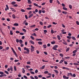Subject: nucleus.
<instances>
[{
	"label": "nucleus",
	"mask_w": 79,
	"mask_h": 79,
	"mask_svg": "<svg viewBox=\"0 0 79 79\" xmlns=\"http://www.w3.org/2000/svg\"><path fill=\"white\" fill-rule=\"evenodd\" d=\"M11 70V71H13V67L12 66H11L10 67V68H8V69H7L8 71H10Z\"/></svg>",
	"instance_id": "1"
},
{
	"label": "nucleus",
	"mask_w": 79,
	"mask_h": 79,
	"mask_svg": "<svg viewBox=\"0 0 79 79\" xmlns=\"http://www.w3.org/2000/svg\"><path fill=\"white\" fill-rule=\"evenodd\" d=\"M69 76H71V77H73V74H72V73H67V76L69 77Z\"/></svg>",
	"instance_id": "2"
},
{
	"label": "nucleus",
	"mask_w": 79,
	"mask_h": 79,
	"mask_svg": "<svg viewBox=\"0 0 79 79\" xmlns=\"http://www.w3.org/2000/svg\"><path fill=\"white\" fill-rule=\"evenodd\" d=\"M24 50L25 51L26 50L27 52H29L30 51H29V49H28V48H27L26 47H25L24 48Z\"/></svg>",
	"instance_id": "3"
},
{
	"label": "nucleus",
	"mask_w": 79,
	"mask_h": 79,
	"mask_svg": "<svg viewBox=\"0 0 79 79\" xmlns=\"http://www.w3.org/2000/svg\"><path fill=\"white\" fill-rule=\"evenodd\" d=\"M63 78H64V79H69V77H66V76H65V75H64L63 76Z\"/></svg>",
	"instance_id": "4"
},
{
	"label": "nucleus",
	"mask_w": 79,
	"mask_h": 79,
	"mask_svg": "<svg viewBox=\"0 0 79 79\" xmlns=\"http://www.w3.org/2000/svg\"><path fill=\"white\" fill-rule=\"evenodd\" d=\"M10 9H11V10H12V11H14V12H16V10H15V9H14V8H13L12 7H10Z\"/></svg>",
	"instance_id": "5"
},
{
	"label": "nucleus",
	"mask_w": 79,
	"mask_h": 79,
	"mask_svg": "<svg viewBox=\"0 0 79 79\" xmlns=\"http://www.w3.org/2000/svg\"><path fill=\"white\" fill-rule=\"evenodd\" d=\"M29 42H30V43H31V44H33V45H34V44H35L34 42H33V41H32L31 40H30Z\"/></svg>",
	"instance_id": "6"
},
{
	"label": "nucleus",
	"mask_w": 79,
	"mask_h": 79,
	"mask_svg": "<svg viewBox=\"0 0 79 79\" xmlns=\"http://www.w3.org/2000/svg\"><path fill=\"white\" fill-rule=\"evenodd\" d=\"M22 69H23L22 73H23L24 74V73H25V72H26V70H25L23 68H22Z\"/></svg>",
	"instance_id": "7"
},
{
	"label": "nucleus",
	"mask_w": 79,
	"mask_h": 79,
	"mask_svg": "<svg viewBox=\"0 0 79 79\" xmlns=\"http://www.w3.org/2000/svg\"><path fill=\"white\" fill-rule=\"evenodd\" d=\"M33 16V14H31L30 15L28 16V18H31V17H32Z\"/></svg>",
	"instance_id": "8"
},
{
	"label": "nucleus",
	"mask_w": 79,
	"mask_h": 79,
	"mask_svg": "<svg viewBox=\"0 0 79 79\" xmlns=\"http://www.w3.org/2000/svg\"><path fill=\"white\" fill-rule=\"evenodd\" d=\"M23 40H19V43L20 44H23Z\"/></svg>",
	"instance_id": "9"
},
{
	"label": "nucleus",
	"mask_w": 79,
	"mask_h": 79,
	"mask_svg": "<svg viewBox=\"0 0 79 79\" xmlns=\"http://www.w3.org/2000/svg\"><path fill=\"white\" fill-rule=\"evenodd\" d=\"M11 5H15L16 4V2L15 1L12 2H11Z\"/></svg>",
	"instance_id": "10"
},
{
	"label": "nucleus",
	"mask_w": 79,
	"mask_h": 79,
	"mask_svg": "<svg viewBox=\"0 0 79 79\" xmlns=\"http://www.w3.org/2000/svg\"><path fill=\"white\" fill-rule=\"evenodd\" d=\"M36 40L37 41H42V40L41 39H36Z\"/></svg>",
	"instance_id": "11"
},
{
	"label": "nucleus",
	"mask_w": 79,
	"mask_h": 79,
	"mask_svg": "<svg viewBox=\"0 0 79 79\" xmlns=\"http://www.w3.org/2000/svg\"><path fill=\"white\" fill-rule=\"evenodd\" d=\"M12 18L14 19H15V18H16V16L15 14H13L12 15Z\"/></svg>",
	"instance_id": "12"
},
{
	"label": "nucleus",
	"mask_w": 79,
	"mask_h": 79,
	"mask_svg": "<svg viewBox=\"0 0 79 79\" xmlns=\"http://www.w3.org/2000/svg\"><path fill=\"white\" fill-rule=\"evenodd\" d=\"M13 52V53H14L15 56H17V54H16V52H15V50H14V51H12Z\"/></svg>",
	"instance_id": "13"
},
{
	"label": "nucleus",
	"mask_w": 79,
	"mask_h": 79,
	"mask_svg": "<svg viewBox=\"0 0 79 79\" xmlns=\"http://www.w3.org/2000/svg\"><path fill=\"white\" fill-rule=\"evenodd\" d=\"M38 44L39 45H42V41H39L38 42Z\"/></svg>",
	"instance_id": "14"
},
{
	"label": "nucleus",
	"mask_w": 79,
	"mask_h": 79,
	"mask_svg": "<svg viewBox=\"0 0 79 79\" xmlns=\"http://www.w3.org/2000/svg\"><path fill=\"white\" fill-rule=\"evenodd\" d=\"M62 12L63 14H64V15H66L68 13V12L66 11H63Z\"/></svg>",
	"instance_id": "15"
},
{
	"label": "nucleus",
	"mask_w": 79,
	"mask_h": 79,
	"mask_svg": "<svg viewBox=\"0 0 79 79\" xmlns=\"http://www.w3.org/2000/svg\"><path fill=\"white\" fill-rule=\"evenodd\" d=\"M72 38L73 40H76V38H75V37H74V36H72Z\"/></svg>",
	"instance_id": "16"
},
{
	"label": "nucleus",
	"mask_w": 79,
	"mask_h": 79,
	"mask_svg": "<svg viewBox=\"0 0 79 79\" xmlns=\"http://www.w3.org/2000/svg\"><path fill=\"white\" fill-rule=\"evenodd\" d=\"M27 10H32V8L31 7H28L27 8Z\"/></svg>",
	"instance_id": "17"
},
{
	"label": "nucleus",
	"mask_w": 79,
	"mask_h": 79,
	"mask_svg": "<svg viewBox=\"0 0 79 79\" xmlns=\"http://www.w3.org/2000/svg\"><path fill=\"white\" fill-rule=\"evenodd\" d=\"M63 10H68V9H67V8L65 7H63Z\"/></svg>",
	"instance_id": "18"
},
{
	"label": "nucleus",
	"mask_w": 79,
	"mask_h": 79,
	"mask_svg": "<svg viewBox=\"0 0 79 79\" xmlns=\"http://www.w3.org/2000/svg\"><path fill=\"white\" fill-rule=\"evenodd\" d=\"M57 37L58 40H60L61 39V38H60V36L59 35H58L57 36Z\"/></svg>",
	"instance_id": "19"
},
{
	"label": "nucleus",
	"mask_w": 79,
	"mask_h": 79,
	"mask_svg": "<svg viewBox=\"0 0 79 79\" xmlns=\"http://www.w3.org/2000/svg\"><path fill=\"white\" fill-rule=\"evenodd\" d=\"M35 48H31V52H34V49Z\"/></svg>",
	"instance_id": "20"
},
{
	"label": "nucleus",
	"mask_w": 79,
	"mask_h": 79,
	"mask_svg": "<svg viewBox=\"0 0 79 79\" xmlns=\"http://www.w3.org/2000/svg\"><path fill=\"white\" fill-rule=\"evenodd\" d=\"M14 26H19V24H18L16 23L14 24Z\"/></svg>",
	"instance_id": "21"
},
{
	"label": "nucleus",
	"mask_w": 79,
	"mask_h": 79,
	"mask_svg": "<svg viewBox=\"0 0 79 79\" xmlns=\"http://www.w3.org/2000/svg\"><path fill=\"white\" fill-rule=\"evenodd\" d=\"M54 71L56 73V74H58V71L56 70H54Z\"/></svg>",
	"instance_id": "22"
},
{
	"label": "nucleus",
	"mask_w": 79,
	"mask_h": 79,
	"mask_svg": "<svg viewBox=\"0 0 79 79\" xmlns=\"http://www.w3.org/2000/svg\"><path fill=\"white\" fill-rule=\"evenodd\" d=\"M23 77L24 78V79H27L28 78H27V76H26L25 75L23 76Z\"/></svg>",
	"instance_id": "23"
},
{
	"label": "nucleus",
	"mask_w": 79,
	"mask_h": 79,
	"mask_svg": "<svg viewBox=\"0 0 79 79\" xmlns=\"http://www.w3.org/2000/svg\"><path fill=\"white\" fill-rule=\"evenodd\" d=\"M10 34L11 35H13V31H12L11 30L10 31Z\"/></svg>",
	"instance_id": "24"
},
{
	"label": "nucleus",
	"mask_w": 79,
	"mask_h": 79,
	"mask_svg": "<svg viewBox=\"0 0 79 79\" xmlns=\"http://www.w3.org/2000/svg\"><path fill=\"white\" fill-rule=\"evenodd\" d=\"M44 74H48V71H45L44 72Z\"/></svg>",
	"instance_id": "25"
},
{
	"label": "nucleus",
	"mask_w": 79,
	"mask_h": 79,
	"mask_svg": "<svg viewBox=\"0 0 79 79\" xmlns=\"http://www.w3.org/2000/svg\"><path fill=\"white\" fill-rule=\"evenodd\" d=\"M4 72H5V73H6L7 74H9V73H8V71L5 70L4 71Z\"/></svg>",
	"instance_id": "26"
},
{
	"label": "nucleus",
	"mask_w": 79,
	"mask_h": 79,
	"mask_svg": "<svg viewBox=\"0 0 79 79\" xmlns=\"http://www.w3.org/2000/svg\"><path fill=\"white\" fill-rule=\"evenodd\" d=\"M76 52H77V50H75L73 51V53H76Z\"/></svg>",
	"instance_id": "27"
},
{
	"label": "nucleus",
	"mask_w": 79,
	"mask_h": 79,
	"mask_svg": "<svg viewBox=\"0 0 79 79\" xmlns=\"http://www.w3.org/2000/svg\"><path fill=\"white\" fill-rule=\"evenodd\" d=\"M69 49H70V48H67L66 50V52H68V51L69 50Z\"/></svg>",
	"instance_id": "28"
},
{
	"label": "nucleus",
	"mask_w": 79,
	"mask_h": 79,
	"mask_svg": "<svg viewBox=\"0 0 79 79\" xmlns=\"http://www.w3.org/2000/svg\"><path fill=\"white\" fill-rule=\"evenodd\" d=\"M33 4L35 6H38V5L36 4V3H34Z\"/></svg>",
	"instance_id": "29"
},
{
	"label": "nucleus",
	"mask_w": 79,
	"mask_h": 79,
	"mask_svg": "<svg viewBox=\"0 0 79 79\" xmlns=\"http://www.w3.org/2000/svg\"><path fill=\"white\" fill-rule=\"evenodd\" d=\"M35 27V25H33L30 26V27Z\"/></svg>",
	"instance_id": "30"
},
{
	"label": "nucleus",
	"mask_w": 79,
	"mask_h": 79,
	"mask_svg": "<svg viewBox=\"0 0 79 79\" xmlns=\"http://www.w3.org/2000/svg\"><path fill=\"white\" fill-rule=\"evenodd\" d=\"M30 73H31V74H35V73H34V72L31 71Z\"/></svg>",
	"instance_id": "31"
},
{
	"label": "nucleus",
	"mask_w": 79,
	"mask_h": 79,
	"mask_svg": "<svg viewBox=\"0 0 79 79\" xmlns=\"http://www.w3.org/2000/svg\"><path fill=\"white\" fill-rule=\"evenodd\" d=\"M32 35H34L35 37H37V35L35 33H34L33 34H32Z\"/></svg>",
	"instance_id": "32"
},
{
	"label": "nucleus",
	"mask_w": 79,
	"mask_h": 79,
	"mask_svg": "<svg viewBox=\"0 0 79 79\" xmlns=\"http://www.w3.org/2000/svg\"><path fill=\"white\" fill-rule=\"evenodd\" d=\"M16 41L17 43H19V40L18 39H16Z\"/></svg>",
	"instance_id": "33"
},
{
	"label": "nucleus",
	"mask_w": 79,
	"mask_h": 79,
	"mask_svg": "<svg viewBox=\"0 0 79 79\" xmlns=\"http://www.w3.org/2000/svg\"><path fill=\"white\" fill-rule=\"evenodd\" d=\"M23 53H25V54H27V53H29V52H27L26 51H24L23 52Z\"/></svg>",
	"instance_id": "34"
},
{
	"label": "nucleus",
	"mask_w": 79,
	"mask_h": 79,
	"mask_svg": "<svg viewBox=\"0 0 79 79\" xmlns=\"http://www.w3.org/2000/svg\"><path fill=\"white\" fill-rule=\"evenodd\" d=\"M43 47L44 48H47V46H46V45L44 44V45H43Z\"/></svg>",
	"instance_id": "35"
},
{
	"label": "nucleus",
	"mask_w": 79,
	"mask_h": 79,
	"mask_svg": "<svg viewBox=\"0 0 79 79\" xmlns=\"http://www.w3.org/2000/svg\"><path fill=\"white\" fill-rule=\"evenodd\" d=\"M2 75L3 77L4 76L5 77H6L7 76L6 75L4 74V73H3V74H2Z\"/></svg>",
	"instance_id": "36"
},
{
	"label": "nucleus",
	"mask_w": 79,
	"mask_h": 79,
	"mask_svg": "<svg viewBox=\"0 0 79 79\" xmlns=\"http://www.w3.org/2000/svg\"><path fill=\"white\" fill-rule=\"evenodd\" d=\"M24 33H23V32H21L19 33V35H24Z\"/></svg>",
	"instance_id": "37"
},
{
	"label": "nucleus",
	"mask_w": 79,
	"mask_h": 79,
	"mask_svg": "<svg viewBox=\"0 0 79 79\" xmlns=\"http://www.w3.org/2000/svg\"><path fill=\"white\" fill-rule=\"evenodd\" d=\"M31 39H32V40H34V38L32 36H31Z\"/></svg>",
	"instance_id": "38"
},
{
	"label": "nucleus",
	"mask_w": 79,
	"mask_h": 79,
	"mask_svg": "<svg viewBox=\"0 0 79 79\" xmlns=\"http://www.w3.org/2000/svg\"><path fill=\"white\" fill-rule=\"evenodd\" d=\"M52 27V25H50L47 27L48 28H50V27Z\"/></svg>",
	"instance_id": "39"
},
{
	"label": "nucleus",
	"mask_w": 79,
	"mask_h": 79,
	"mask_svg": "<svg viewBox=\"0 0 79 79\" xmlns=\"http://www.w3.org/2000/svg\"><path fill=\"white\" fill-rule=\"evenodd\" d=\"M69 8H70V9H72V6L71 5H69Z\"/></svg>",
	"instance_id": "40"
},
{
	"label": "nucleus",
	"mask_w": 79,
	"mask_h": 79,
	"mask_svg": "<svg viewBox=\"0 0 79 79\" xmlns=\"http://www.w3.org/2000/svg\"><path fill=\"white\" fill-rule=\"evenodd\" d=\"M14 7H18V4H15L14 6Z\"/></svg>",
	"instance_id": "41"
},
{
	"label": "nucleus",
	"mask_w": 79,
	"mask_h": 79,
	"mask_svg": "<svg viewBox=\"0 0 79 79\" xmlns=\"http://www.w3.org/2000/svg\"><path fill=\"white\" fill-rule=\"evenodd\" d=\"M67 38H68V39H71V36H67Z\"/></svg>",
	"instance_id": "42"
},
{
	"label": "nucleus",
	"mask_w": 79,
	"mask_h": 79,
	"mask_svg": "<svg viewBox=\"0 0 79 79\" xmlns=\"http://www.w3.org/2000/svg\"><path fill=\"white\" fill-rule=\"evenodd\" d=\"M14 69L15 71H16V66H14Z\"/></svg>",
	"instance_id": "43"
},
{
	"label": "nucleus",
	"mask_w": 79,
	"mask_h": 79,
	"mask_svg": "<svg viewBox=\"0 0 79 79\" xmlns=\"http://www.w3.org/2000/svg\"><path fill=\"white\" fill-rule=\"evenodd\" d=\"M50 77H51V76L50 75H49L46 77V78H47V79H48V78H50Z\"/></svg>",
	"instance_id": "44"
},
{
	"label": "nucleus",
	"mask_w": 79,
	"mask_h": 79,
	"mask_svg": "<svg viewBox=\"0 0 79 79\" xmlns=\"http://www.w3.org/2000/svg\"><path fill=\"white\" fill-rule=\"evenodd\" d=\"M42 61H43V62H46V63H47V62H48V61L45 60H43Z\"/></svg>",
	"instance_id": "45"
},
{
	"label": "nucleus",
	"mask_w": 79,
	"mask_h": 79,
	"mask_svg": "<svg viewBox=\"0 0 79 79\" xmlns=\"http://www.w3.org/2000/svg\"><path fill=\"white\" fill-rule=\"evenodd\" d=\"M39 77H40V78H41V77H42V75H38Z\"/></svg>",
	"instance_id": "46"
},
{
	"label": "nucleus",
	"mask_w": 79,
	"mask_h": 79,
	"mask_svg": "<svg viewBox=\"0 0 79 79\" xmlns=\"http://www.w3.org/2000/svg\"><path fill=\"white\" fill-rule=\"evenodd\" d=\"M56 2L57 3H58V4H59V5H60V2H59L58 1V0H56Z\"/></svg>",
	"instance_id": "47"
},
{
	"label": "nucleus",
	"mask_w": 79,
	"mask_h": 79,
	"mask_svg": "<svg viewBox=\"0 0 79 79\" xmlns=\"http://www.w3.org/2000/svg\"><path fill=\"white\" fill-rule=\"evenodd\" d=\"M21 11L22 12H25V10L24 9H22L21 10Z\"/></svg>",
	"instance_id": "48"
},
{
	"label": "nucleus",
	"mask_w": 79,
	"mask_h": 79,
	"mask_svg": "<svg viewBox=\"0 0 79 79\" xmlns=\"http://www.w3.org/2000/svg\"><path fill=\"white\" fill-rule=\"evenodd\" d=\"M21 64V63L19 62H18V63L17 64V65L18 66V65H20Z\"/></svg>",
	"instance_id": "49"
},
{
	"label": "nucleus",
	"mask_w": 79,
	"mask_h": 79,
	"mask_svg": "<svg viewBox=\"0 0 79 79\" xmlns=\"http://www.w3.org/2000/svg\"><path fill=\"white\" fill-rule=\"evenodd\" d=\"M45 65L43 66L41 68V69H44L45 68Z\"/></svg>",
	"instance_id": "50"
},
{
	"label": "nucleus",
	"mask_w": 79,
	"mask_h": 79,
	"mask_svg": "<svg viewBox=\"0 0 79 79\" xmlns=\"http://www.w3.org/2000/svg\"><path fill=\"white\" fill-rule=\"evenodd\" d=\"M63 62V60H61L60 62H59V63L60 64H61V63H62V62Z\"/></svg>",
	"instance_id": "51"
},
{
	"label": "nucleus",
	"mask_w": 79,
	"mask_h": 79,
	"mask_svg": "<svg viewBox=\"0 0 79 79\" xmlns=\"http://www.w3.org/2000/svg\"><path fill=\"white\" fill-rule=\"evenodd\" d=\"M34 77H35V79H38V77L37 76H35Z\"/></svg>",
	"instance_id": "52"
},
{
	"label": "nucleus",
	"mask_w": 79,
	"mask_h": 79,
	"mask_svg": "<svg viewBox=\"0 0 79 79\" xmlns=\"http://www.w3.org/2000/svg\"><path fill=\"white\" fill-rule=\"evenodd\" d=\"M22 30H23V31L24 32H26V29H25L23 28L22 29Z\"/></svg>",
	"instance_id": "53"
},
{
	"label": "nucleus",
	"mask_w": 79,
	"mask_h": 79,
	"mask_svg": "<svg viewBox=\"0 0 79 79\" xmlns=\"http://www.w3.org/2000/svg\"><path fill=\"white\" fill-rule=\"evenodd\" d=\"M73 64H74V65H79V64L76 63H73Z\"/></svg>",
	"instance_id": "54"
},
{
	"label": "nucleus",
	"mask_w": 79,
	"mask_h": 79,
	"mask_svg": "<svg viewBox=\"0 0 79 79\" xmlns=\"http://www.w3.org/2000/svg\"><path fill=\"white\" fill-rule=\"evenodd\" d=\"M65 59H69V58H70V57L68 56V57H65Z\"/></svg>",
	"instance_id": "55"
},
{
	"label": "nucleus",
	"mask_w": 79,
	"mask_h": 79,
	"mask_svg": "<svg viewBox=\"0 0 79 79\" xmlns=\"http://www.w3.org/2000/svg\"><path fill=\"white\" fill-rule=\"evenodd\" d=\"M60 56H61V57H63V54H60Z\"/></svg>",
	"instance_id": "56"
},
{
	"label": "nucleus",
	"mask_w": 79,
	"mask_h": 79,
	"mask_svg": "<svg viewBox=\"0 0 79 79\" xmlns=\"http://www.w3.org/2000/svg\"><path fill=\"white\" fill-rule=\"evenodd\" d=\"M25 18H26V19H27L28 18H27V15H25Z\"/></svg>",
	"instance_id": "57"
},
{
	"label": "nucleus",
	"mask_w": 79,
	"mask_h": 79,
	"mask_svg": "<svg viewBox=\"0 0 79 79\" xmlns=\"http://www.w3.org/2000/svg\"><path fill=\"white\" fill-rule=\"evenodd\" d=\"M52 24H55V25H56V24H58V23H55V22H53L52 23Z\"/></svg>",
	"instance_id": "58"
},
{
	"label": "nucleus",
	"mask_w": 79,
	"mask_h": 79,
	"mask_svg": "<svg viewBox=\"0 0 79 79\" xmlns=\"http://www.w3.org/2000/svg\"><path fill=\"white\" fill-rule=\"evenodd\" d=\"M18 49L19 50V51H21V48L19 47L18 48Z\"/></svg>",
	"instance_id": "59"
},
{
	"label": "nucleus",
	"mask_w": 79,
	"mask_h": 79,
	"mask_svg": "<svg viewBox=\"0 0 79 79\" xmlns=\"http://www.w3.org/2000/svg\"><path fill=\"white\" fill-rule=\"evenodd\" d=\"M64 63L65 64H68V62H67L66 61H64Z\"/></svg>",
	"instance_id": "60"
},
{
	"label": "nucleus",
	"mask_w": 79,
	"mask_h": 79,
	"mask_svg": "<svg viewBox=\"0 0 79 79\" xmlns=\"http://www.w3.org/2000/svg\"><path fill=\"white\" fill-rule=\"evenodd\" d=\"M30 78H31V79H35V78H34V77L32 76H30Z\"/></svg>",
	"instance_id": "61"
},
{
	"label": "nucleus",
	"mask_w": 79,
	"mask_h": 79,
	"mask_svg": "<svg viewBox=\"0 0 79 79\" xmlns=\"http://www.w3.org/2000/svg\"><path fill=\"white\" fill-rule=\"evenodd\" d=\"M35 73H38V70L36 69L35 71Z\"/></svg>",
	"instance_id": "62"
},
{
	"label": "nucleus",
	"mask_w": 79,
	"mask_h": 79,
	"mask_svg": "<svg viewBox=\"0 0 79 79\" xmlns=\"http://www.w3.org/2000/svg\"><path fill=\"white\" fill-rule=\"evenodd\" d=\"M35 11L36 13H37V12H38V10H37V9H36L35 10Z\"/></svg>",
	"instance_id": "63"
},
{
	"label": "nucleus",
	"mask_w": 79,
	"mask_h": 79,
	"mask_svg": "<svg viewBox=\"0 0 79 79\" xmlns=\"http://www.w3.org/2000/svg\"><path fill=\"white\" fill-rule=\"evenodd\" d=\"M76 23L77 25H79V22H78V21H76Z\"/></svg>",
	"instance_id": "64"
}]
</instances>
